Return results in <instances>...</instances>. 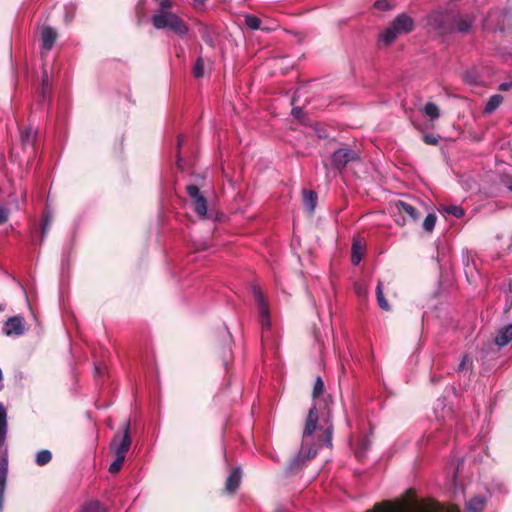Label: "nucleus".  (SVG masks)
Segmentation results:
<instances>
[{"label": "nucleus", "mask_w": 512, "mask_h": 512, "mask_svg": "<svg viewBox=\"0 0 512 512\" xmlns=\"http://www.w3.org/2000/svg\"><path fill=\"white\" fill-rule=\"evenodd\" d=\"M324 394V382L317 377L313 387L314 405L309 410L306 424L303 432L302 446L299 457L302 459H310L317 453V448L326 445L332 446V430L330 405L332 403L329 395Z\"/></svg>", "instance_id": "1"}, {"label": "nucleus", "mask_w": 512, "mask_h": 512, "mask_svg": "<svg viewBox=\"0 0 512 512\" xmlns=\"http://www.w3.org/2000/svg\"><path fill=\"white\" fill-rule=\"evenodd\" d=\"M414 29V19L405 13H401L389 23L382 33L379 34L378 43L381 46H390L398 37L409 34Z\"/></svg>", "instance_id": "2"}, {"label": "nucleus", "mask_w": 512, "mask_h": 512, "mask_svg": "<svg viewBox=\"0 0 512 512\" xmlns=\"http://www.w3.org/2000/svg\"><path fill=\"white\" fill-rule=\"evenodd\" d=\"M152 24L156 29L168 28L179 36H184L188 32L185 22L176 14L169 11H159L152 17Z\"/></svg>", "instance_id": "3"}, {"label": "nucleus", "mask_w": 512, "mask_h": 512, "mask_svg": "<svg viewBox=\"0 0 512 512\" xmlns=\"http://www.w3.org/2000/svg\"><path fill=\"white\" fill-rule=\"evenodd\" d=\"M367 512H444L438 503H424L413 509L406 508L403 504L384 501L376 504L373 509Z\"/></svg>", "instance_id": "4"}, {"label": "nucleus", "mask_w": 512, "mask_h": 512, "mask_svg": "<svg viewBox=\"0 0 512 512\" xmlns=\"http://www.w3.org/2000/svg\"><path fill=\"white\" fill-rule=\"evenodd\" d=\"M447 13L446 10L432 11L426 18L425 27L428 33L433 37H442L447 33Z\"/></svg>", "instance_id": "5"}, {"label": "nucleus", "mask_w": 512, "mask_h": 512, "mask_svg": "<svg viewBox=\"0 0 512 512\" xmlns=\"http://www.w3.org/2000/svg\"><path fill=\"white\" fill-rule=\"evenodd\" d=\"M361 155L357 150L348 146H342L332 154V165L339 171L344 169L349 163L360 161Z\"/></svg>", "instance_id": "6"}, {"label": "nucleus", "mask_w": 512, "mask_h": 512, "mask_svg": "<svg viewBox=\"0 0 512 512\" xmlns=\"http://www.w3.org/2000/svg\"><path fill=\"white\" fill-rule=\"evenodd\" d=\"M131 445V438L129 434V423L125 424L123 433L117 432L111 443L110 450L114 454V456L126 457V453L128 452Z\"/></svg>", "instance_id": "7"}, {"label": "nucleus", "mask_w": 512, "mask_h": 512, "mask_svg": "<svg viewBox=\"0 0 512 512\" xmlns=\"http://www.w3.org/2000/svg\"><path fill=\"white\" fill-rule=\"evenodd\" d=\"M188 195L192 199V206L194 211L201 217L205 218L207 214V201L200 194L199 188L195 185H188L186 187Z\"/></svg>", "instance_id": "8"}, {"label": "nucleus", "mask_w": 512, "mask_h": 512, "mask_svg": "<svg viewBox=\"0 0 512 512\" xmlns=\"http://www.w3.org/2000/svg\"><path fill=\"white\" fill-rule=\"evenodd\" d=\"M253 295L258 306L262 328L268 329L270 327L269 309L265 302L264 294L259 288L254 287Z\"/></svg>", "instance_id": "9"}, {"label": "nucleus", "mask_w": 512, "mask_h": 512, "mask_svg": "<svg viewBox=\"0 0 512 512\" xmlns=\"http://www.w3.org/2000/svg\"><path fill=\"white\" fill-rule=\"evenodd\" d=\"M25 331L24 318L21 316L10 317L3 327V333L6 336H20Z\"/></svg>", "instance_id": "10"}, {"label": "nucleus", "mask_w": 512, "mask_h": 512, "mask_svg": "<svg viewBox=\"0 0 512 512\" xmlns=\"http://www.w3.org/2000/svg\"><path fill=\"white\" fill-rule=\"evenodd\" d=\"M7 475H8V458H7V451L5 449L2 452V455L0 456V510L2 509V506H3Z\"/></svg>", "instance_id": "11"}, {"label": "nucleus", "mask_w": 512, "mask_h": 512, "mask_svg": "<svg viewBox=\"0 0 512 512\" xmlns=\"http://www.w3.org/2000/svg\"><path fill=\"white\" fill-rule=\"evenodd\" d=\"M57 32L49 27L45 26L41 31L42 49L46 52L50 51L56 41Z\"/></svg>", "instance_id": "12"}, {"label": "nucleus", "mask_w": 512, "mask_h": 512, "mask_svg": "<svg viewBox=\"0 0 512 512\" xmlns=\"http://www.w3.org/2000/svg\"><path fill=\"white\" fill-rule=\"evenodd\" d=\"M395 206L400 213H405L413 221L418 220L419 216L421 215V211H420L419 207H416L415 205H413L411 203H407L404 201H398L395 204Z\"/></svg>", "instance_id": "13"}, {"label": "nucleus", "mask_w": 512, "mask_h": 512, "mask_svg": "<svg viewBox=\"0 0 512 512\" xmlns=\"http://www.w3.org/2000/svg\"><path fill=\"white\" fill-rule=\"evenodd\" d=\"M473 23V19L470 16H459L455 17L452 20V23H450V26L452 25L455 30H457L460 33H467Z\"/></svg>", "instance_id": "14"}, {"label": "nucleus", "mask_w": 512, "mask_h": 512, "mask_svg": "<svg viewBox=\"0 0 512 512\" xmlns=\"http://www.w3.org/2000/svg\"><path fill=\"white\" fill-rule=\"evenodd\" d=\"M512 341V324L500 329L495 337V344L504 347Z\"/></svg>", "instance_id": "15"}, {"label": "nucleus", "mask_w": 512, "mask_h": 512, "mask_svg": "<svg viewBox=\"0 0 512 512\" xmlns=\"http://www.w3.org/2000/svg\"><path fill=\"white\" fill-rule=\"evenodd\" d=\"M303 202L306 210L312 214L317 204V195L314 191L304 189L302 191Z\"/></svg>", "instance_id": "16"}, {"label": "nucleus", "mask_w": 512, "mask_h": 512, "mask_svg": "<svg viewBox=\"0 0 512 512\" xmlns=\"http://www.w3.org/2000/svg\"><path fill=\"white\" fill-rule=\"evenodd\" d=\"M240 481H241V472H240V469L237 468L235 470H233L230 475L228 476L227 480H226V490L228 492H234L240 485Z\"/></svg>", "instance_id": "17"}, {"label": "nucleus", "mask_w": 512, "mask_h": 512, "mask_svg": "<svg viewBox=\"0 0 512 512\" xmlns=\"http://www.w3.org/2000/svg\"><path fill=\"white\" fill-rule=\"evenodd\" d=\"M364 252V245L360 240H354L352 245L351 262L354 265H358L362 259Z\"/></svg>", "instance_id": "18"}, {"label": "nucleus", "mask_w": 512, "mask_h": 512, "mask_svg": "<svg viewBox=\"0 0 512 512\" xmlns=\"http://www.w3.org/2000/svg\"><path fill=\"white\" fill-rule=\"evenodd\" d=\"M486 504V499L483 496H475L467 503V510L469 512H482Z\"/></svg>", "instance_id": "19"}, {"label": "nucleus", "mask_w": 512, "mask_h": 512, "mask_svg": "<svg viewBox=\"0 0 512 512\" xmlns=\"http://www.w3.org/2000/svg\"><path fill=\"white\" fill-rule=\"evenodd\" d=\"M502 102H503V97L501 95H499V94L492 95L488 99V101L485 105V108H484L485 113L491 114L500 106V104Z\"/></svg>", "instance_id": "20"}, {"label": "nucleus", "mask_w": 512, "mask_h": 512, "mask_svg": "<svg viewBox=\"0 0 512 512\" xmlns=\"http://www.w3.org/2000/svg\"><path fill=\"white\" fill-rule=\"evenodd\" d=\"M434 412L438 419L445 420L447 416L445 397L437 399L434 404Z\"/></svg>", "instance_id": "21"}, {"label": "nucleus", "mask_w": 512, "mask_h": 512, "mask_svg": "<svg viewBox=\"0 0 512 512\" xmlns=\"http://www.w3.org/2000/svg\"><path fill=\"white\" fill-rule=\"evenodd\" d=\"M6 411L4 406L0 403V448L4 445L6 438Z\"/></svg>", "instance_id": "22"}, {"label": "nucleus", "mask_w": 512, "mask_h": 512, "mask_svg": "<svg viewBox=\"0 0 512 512\" xmlns=\"http://www.w3.org/2000/svg\"><path fill=\"white\" fill-rule=\"evenodd\" d=\"M376 295H377V302H378V305L380 306V308L385 311H388L390 309V306L383 295L381 282H379L377 285Z\"/></svg>", "instance_id": "23"}, {"label": "nucleus", "mask_w": 512, "mask_h": 512, "mask_svg": "<svg viewBox=\"0 0 512 512\" xmlns=\"http://www.w3.org/2000/svg\"><path fill=\"white\" fill-rule=\"evenodd\" d=\"M52 459V454L49 450H41L36 454V463L39 466L48 464Z\"/></svg>", "instance_id": "24"}, {"label": "nucleus", "mask_w": 512, "mask_h": 512, "mask_svg": "<svg viewBox=\"0 0 512 512\" xmlns=\"http://www.w3.org/2000/svg\"><path fill=\"white\" fill-rule=\"evenodd\" d=\"M423 113L429 117L431 120L437 119L439 117V109L433 103H427L423 108Z\"/></svg>", "instance_id": "25"}, {"label": "nucleus", "mask_w": 512, "mask_h": 512, "mask_svg": "<svg viewBox=\"0 0 512 512\" xmlns=\"http://www.w3.org/2000/svg\"><path fill=\"white\" fill-rule=\"evenodd\" d=\"M245 24L252 30H257L261 28V20L253 15H247L245 17Z\"/></svg>", "instance_id": "26"}, {"label": "nucleus", "mask_w": 512, "mask_h": 512, "mask_svg": "<svg viewBox=\"0 0 512 512\" xmlns=\"http://www.w3.org/2000/svg\"><path fill=\"white\" fill-rule=\"evenodd\" d=\"M35 138H36V131H34L32 128H27L21 136L22 143L24 145L33 144Z\"/></svg>", "instance_id": "27"}, {"label": "nucleus", "mask_w": 512, "mask_h": 512, "mask_svg": "<svg viewBox=\"0 0 512 512\" xmlns=\"http://www.w3.org/2000/svg\"><path fill=\"white\" fill-rule=\"evenodd\" d=\"M436 219L437 218H436L435 214H433V213L428 214L423 222L424 230L427 232H431L435 227Z\"/></svg>", "instance_id": "28"}, {"label": "nucleus", "mask_w": 512, "mask_h": 512, "mask_svg": "<svg viewBox=\"0 0 512 512\" xmlns=\"http://www.w3.org/2000/svg\"><path fill=\"white\" fill-rule=\"evenodd\" d=\"M81 512H104L103 507L97 501L87 503Z\"/></svg>", "instance_id": "29"}, {"label": "nucleus", "mask_w": 512, "mask_h": 512, "mask_svg": "<svg viewBox=\"0 0 512 512\" xmlns=\"http://www.w3.org/2000/svg\"><path fill=\"white\" fill-rule=\"evenodd\" d=\"M125 458L115 456V460L109 466V472L115 474L120 471L123 466Z\"/></svg>", "instance_id": "30"}, {"label": "nucleus", "mask_w": 512, "mask_h": 512, "mask_svg": "<svg viewBox=\"0 0 512 512\" xmlns=\"http://www.w3.org/2000/svg\"><path fill=\"white\" fill-rule=\"evenodd\" d=\"M193 75L196 78L203 77L204 75V62L202 58H198L193 67Z\"/></svg>", "instance_id": "31"}, {"label": "nucleus", "mask_w": 512, "mask_h": 512, "mask_svg": "<svg viewBox=\"0 0 512 512\" xmlns=\"http://www.w3.org/2000/svg\"><path fill=\"white\" fill-rule=\"evenodd\" d=\"M464 214L465 212L462 207L450 205V215H453L457 218H461L464 216Z\"/></svg>", "instance_id": "32"}, {"label": "nucleus", "mask_w": 512, "mask_h": 512, "mask_svg": "<svg viewBox=\"0 0 512 512\" xmlns=\"http://www.w3.org/2000/svg\"><path fill=\"white\" fill-rule=\"evenodd\" d=\"M375 6L381 10H389L391 7L386 0H380L375 3Z\"/></svg>", "instance_id": "33"}, {"label": "nucleus", "mask_w": 512, "mask_h": 512, "mask_svg": "<svg viewBox=\"0 0 512 512\" xmlns=\"http://www.w3.org/2000/svg\"><path fill=\"white\" fill-rule=\"evenodd\" d=\"M8 219V210L0 207V224L6 222Z\"/></svg>", "instance_id": "34"}, {"label": "nucleus", "mask_w": 512, "mask_h": 512, "mask_svg": "<svg viewBox=\"0 0 512 512\" xmlns=\"http://www.w3.org/2000/svg\"><path fill=\"white\" fill-rule=\"evenodd\" d=\"M161 10L160 11H168L172 7V1L171 0H162L160 3Z\"/></svg>", "instance_id": "35"}, {"label": "nucleus", "mask_w": 512, "mask_h": 512, "mask_svg": "<svg viewBox=\"0 0 512 512\" xmlns=\"http://www.w3.org/2000/svg\"><path fill=\"white\" fill-rule=\"evenodd\" d=\"M423 140L425 141V143L430 144V145H435L437 143L436 137L430 136V135H425L423 137Z\"/></svg>", "instance_id": "36"}, {"label": "nucleus", "mask_w": 512, "mask_h": 512, "mask_svg": "<svg viewBox=\"0 0 512 512\" xmlns=\"http://www.w3.org/2000/svg\"><path fill=\"white\" fill-rule=\"evenodd\" d=\"M52 222V219L51 218H48L46 217L45 220H44V224H43V227H42V234L44 235L46 233V231L48 230L50 224Z\"/></svg>", "instance_id": "37"}, {"label": "nucleus", "mask_w": 512, "mask_h": 512, "mask_svg": "<svg viewBox=\"0 0 512 512\" xmlns=\"http://www.w3.org/2000/svg\"><path fill=\"white\" fill-rule=\"evenodd\" d=\"M52 222V219L51 218H48L46 217L45 220H44V224H43V227H42V234L44 235L46 233V231L48 230L50 224Z\"/></svg>", "instance_id": "38"}, {"label": "nucleus", "mask_w": 512, "mask_h": 512, "mask_svg": "<svg viewBox=\"0 0 512 512\" xmlns=\"http://www.w3.org/2000/svg\"><path fill=\"white\" fill-rule=\"evenodd\" d=\"M512 88V82H503L499 85V90L508 91Z\"/></svg>", "instance_id": "39"}, {"label": "nucleus", "mask_w": 512, "mask_h": 512, "mask_svg": "<svg viewBox=\"0 0 512 512\" xmlns=\"http://www.w3.org/2000/svg\"><path fill=\"white\" fill-rule=\"evenodd\" d=\"M301 114H302V109L301 108L295 107V108L292 109V115L295 118L299 119L301 117Z\"/></svg>", "instance_id": "40"}, {"label": "nucleus", "mask_w": 512, "mask_h": 512, "mask_svg": "<svg viewBox=\"0 0 512 512\" xmlns=\"http://www.w3.org/2000/svg\"><path fill=\"white\" fill-rule=\"evenodd\" d=\"M48 76L47 74L45 73L44 77H43V94L46 93V90L48 89Z\"/></svg>", "instance_id": "41"}, {"label": "nucleus", "mask_w": 512, "mask_h": 512, "mask_svg": "<svg viewBox=\"0 0 512 512\" xmlns=\"http://www.w3.org/2000/svg\"><path fill=\"white\" fill-rule=\"evenodd\" d=\"M449 512H460V510H459V508L456 505H454V504H452L450 502V510H449Z\"/></svg>", "instance_id": "42"}, {"label": "nucleus", "mask_w": 512, "mask_h": 512, "mask_svg": "<svg viewBox=\"0 0 512 512\" xmlns=\"http://www.w3.org/2000/svg\"><path fill=\"white\" fill-rule=\"evenodd\" d=\"M466 367V357L459 364V370H464Z\"/></svg>", "instance_id": "43"}, {"label": "nucleus", "mask_w": 512, "mask_h": 512, "mask_svg": "<svg viewBox=\"0 0 512 512\" xmlns=\"http://www.w3.org/2000/svg\"><path fill=\"white\" fill-rule=\"evenodd\" d=\"M442 379H443V377H436V376H433V377L431 378V382H432V383H436V382H438V381H440V380H442Z\"/></svg>", "instance_id": "44"}, {"label": "nucleus", "mask_w": 512, "mask_h": 512, "mask_svg": "<svg viewBox=\"0 0 512 512\" xmlns=\"http://www.w3.org/2000/svg\"><path fill=\"white\" fill-rule=\"evenodd\" d=\"M356 291L359 295L365 294V291L361 287L357 288Z\"/></svg>", "instance_id": "45"}, {"label": "nucleus", "mask_w": 512, "mask_h": 512, "mask_svg": "<svg viewBox=\"0 0 512 512\" xmlns=\"http://www.w3.org/2000/svg\"><path fill=\"white\" fill-rule=\"evenodd\" d=\"M183 141H184V137L183 136L179 137V139H178V146H181Z\"/></svg>", "instance_id": "46"}, {"label": "nucleus", "mask_w": 512, "mask_h": 512, "mask_svg": "<svg viewBox=\"0 0 512 512\" xmlns=\"http://www.w3.org/2000/svg\"><path fill=\"white\" fill-rule=\"evenodd\" d=\"M95 370H96V373H97V374H99V373H100V371H99V367H96V368H95Z\"/></svg>", "instance_id": "47"}, {"label": "nucleus", "mask_w": 512, "mask_h": 512, "mask_svg": "<svg viewBox=\"0 0 512 512\" xmlns=\"http://www.w3.org/2000/svg\"><path fill=\"white\" fill-rule=\"evenodd\" d=\"M276 512H285V511H283V510H278V511H276Z\"/></svg>", "instance_id": "48"}]
</instances>
